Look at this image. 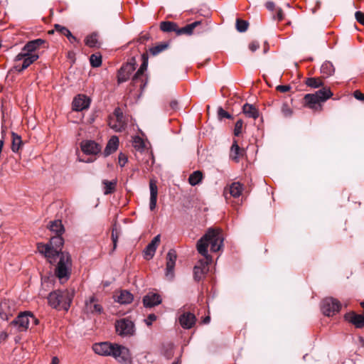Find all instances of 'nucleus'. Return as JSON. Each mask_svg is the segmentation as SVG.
Wrapping results in <instances>:
<instances>
[{"instance_id": "nucleus-33", "label": "nucleus", "mask_w": 364, "mask_h": 364, "mask_svg": "<svg viewBox=\"0 0 364 364\" xmlns=\"http://www.w3.org/2000/svg\"><path fill=\"white\" fill-rule=\"evenodd\" d=\"M23 145V141L21 139V137L15 134L14 132H12V144H11V149L14 152H18L21 147Z\"/></svg>"}, {"instance_id": "nucleus-44", "label": "nucleus", "mask_w": 364, "mask_h": 364, "mask_svg": "<svg viewBox=\"0 0 364 364\" xmlns=\"http://www.w3.org/2000/svg\"><path fill=\"white\" fill-rule=\"evenodd\" d=\"M282 112L286 117H291L293 112L287 104H283L282 106Z\"/></svg>"}, {"instance_id": "nucleus-61", "label": "nucleus", "mask_w": 364, "mask_h": 364, "mask_svg": "<svg viewBox=\"0 0 364 364\" xmlns=\"http://www.w3.org/2000/svg\"><path fill=\"white\" fill-rule=\"evenodd\" d=\"M82 161H85L86 163H91V162H92V160H90V159H87V160H82Z\"/></svg>"}, {"instance_id": "nucleus-31", "label": "nucleus", "mask_w": 364, "mask_h": 364, "mask_svg": "<svg viewBox=\"0 0 364 364\" xmlns=\"http://www.w3.org/2000/svg\"><path fill=\"white\" fill-rule=\"evenodd\" d=\"M12 316V311L6 302L0 304V317L1 319L8 321Z\"/></svg>"}, {"instance_id": "nucleus-6", "label": "nucleus", "mask_w": 364, "mask_h": 364, "mask_svg": "<svg viewBox=\"0 0 364 364\" xmlns=\"http://www.w3.org/2000/svg\"><path fill=\"white\" fill-rule=\"evenodd\" d=\"M143 63L140 68L134 74L132 77V84L134 86L139 87L140 90L143 91L147 84V77L144 74V72L147 69L148 66V57L146 54L142 55Z\"/></svg>"}, {"instance_id": "nucleus-60", "label": "nucleus", "mask_w": 364, "mask_h": 364, "mask_svg": "<svg viewBox=\"0 0 364 364\" xmlns=\"http://www.w3.org/2000/svg\"><path fill=\"white\" fill-rule=\"evenodd\" d=\"M210 318L209 316H206L204 319H203V323H208L210 322Z\"/></svg>"}, {"instance_id": "nucleus-37", "label": "nucleus", "mask_w": 364, "mask_h": 364, "mask_svg": "<svg viewBox=\"0 0 364 364\" xmlns=\"http://www.w3.org/2000/svg\"><path fill=\"white\" fill-rule=\"evenodd\" d=\"M102 183L104 185V193L105 195H108L114 191L117 185V181L113 180L112 181H109L107 180H104Z\"/></svg>"}, {"instance_id": "nucleus-51", "label": "nucleus", "mask_w": 364, "mask_h": 364, "mask_svg": "<svg viewBox=\"0 0 364 364\" xmlns=\"http://www.w3.org/2000/svg\"><path fill=\"white\" fill-rule=\"evenodd\" d=\"M259 43L257 42V41H252L251 42L250 44H249V49L252 51V52H255L256 51L258 48H259Z\"/></svg>"}, {"instance_id": "nucleus-8", "label": "nucleus", "mask_w": 364, "mask_h": 364, "mask_svg": "<svg viewBox=\"0 0 364 364\" xmlns=\"http://www.w3.org/2000/svg\"><path fill=\"white\" fill-rule=\"evenodd\" d=\"M341 306V303L337 299L328 297L322 301L321 309L325 316H333L339 312Z\"/></svg>"}, {"instance_id": "nucleus-39", "label": "nucleus", "mask_w": 364, "mask_h": 364, "mask_svg": "<svg viewBox=\"0 0 364 364\" xmlns=\"http://www.w3.org/2000/svg\"><path fill=\"white\" fill-rule=\"evenodd\" d=\"M90 65L93 68L100 67L102 64V56L100 54H92L90 58Z\"/></svg>"}, {"instance_id": "nucleus-2", "label": "nucleus", "mask_w": 364, "mask_h": 364, "mask_svg": "<svg viewBox=\"0 0 364 364\" xmlns=\"http://www.w3.org/2000/svg\"><path fill=\"white\" fill-rule=\"evenodd\" d=\"M223 237L218 229L209 228L206 233L197 242L198 252L204 257L200 259L193 268L194 279L200 281L209 271L208 265L212 262V257L208 255V247L210 245L212 252H218L223 246Z\"/></svg>"}, {"instance_id": "nucleus-50", "label": "nucleus", "mask_w": 364, "mask_h": 364, "mask_svg": "<svg viewBox=\"0 0 364 364\" xmlns=\"http://www.w3.org/2000/svg\"><path fill=\"white\" fill-rule=\"evenodd\" d=\"M156 319V316L155 314H149L148 316V317L144 321L147 326H151L152 324L153 321H154Z\"/></svg>"}, {"instance_id": "nucleus-62", "label": "nucleus", "mask_w": 364, "mask_h": 364, "mask_svg": "<svg viewBox=\"0 0 364 364\" xmlns=\"http://www.w3.org/2000/svg\"><path fill=\"white\" fill-rule=\"evenodd\" d=\"M173 364H177V363H173Z\"/></svg>"}, {"instance_id": "nucleus-57", "label": "nucleus", "mask_w": 364, "mask_h": 364, "mask_svg": "<svg viewBox=\"0 0 364 364\" xmlns=\"http://www.w3.org/2000/svg\"><path fill=\"white\" fill-rule=\"evenodd\" d=\"M274 6H275L274 4L272 1H269V2H267V4H266V8L269 11L274 10Z\"/></svg>"}, {"instance_id": "nucleus-7", "label": "nucleus", "mask_w": 364, "mask_h": 364, "mask_svg": "<svg viewBox=\"0 0 364 364\" xmlns=\"http://www.w3.org/2000/svg\"><path fill=\"white\" fill-rule=\"evenodd\" d=\"M115 328L118 335L122 337L132 336L135 332L134 323L127 318L117 321Z\"/></svg>"}, {"instance_id": "nucleus-15", "label": "nucleus", "mask_w": 364, "mask_h": 364, "mask_svg": "<svg viewBox=\"0 0 364 364\" xmlns=\"http://www.w3.org/2000/svg\"><path fill=\"white\" fill-rule=\"evenodd\" d=\"M177 255L176 252L173 250H170L166 256V277L168 279H172L174 277V267L176 264Z\"/></svg>"}, {"instance_id": "nucleus-41", "label": "nucleus", "mask_w": 364, "mask_h": 364, "mask_svg": "<svg viewBox=\"0 0 364 364\" xmlns=\"http://www.w3.org/2000/svg\"><path fill=\"white\" fill-rule=\"evenodd\" d=\"M248 22L241 19H237L236 21V28L239 32H245L247 30Z\"/></svg>"}, {"instance_id": "nucleus-25", "label": "nucleus", "mask_w": 364, "mask_h": 364, "mask_svg": "<svg viewBox=\"0 0 364 364\" xmlns=\"http://www.w3.org/2000/svg\"><path fill=\"white\" fill-rule=\"evenodd\" d=\"M115 301L121 304H130L134 299L133 295L127 290H121L115 295Z\"/></svg>"}, {"instance_id": "nucleus-24", "label": "nucleus", "mask_w": 364, "mask_h": 364, "mask_svg": "<svg viewBox=\"0 0 364 364\" xmlns=\"http://www.w3.org/2000/svg\"><path fill=\"white\" fill-rule=\"evenodd\" d=\"M161 302L159 294L155 293H149L143 299V303L146 307H152L159 305Z\"/></svg>"}, {"instance_id": "nucleus-16", "label": "nucleus", "mask_w": 364, "mask_h": 364, "mask_svg": "<svg viewBox=\"0 0 364 364\" xmlns=\"http://www.w3.org/2000/svg\"><path fill=\"white\" fill-rule=\"evenodd\" d=\"M82 151L89 155H96L101 151V146L92 140L83 141L80 144Z\"/></svg>"}, {"instance_id": "nucleus-26", "label": "nucleus", "mask_w": 364, "mask_h": 364, "mask_svg": "<svg viewBox=\"0 0 364 364\" xmlns=\"http://www.w3.org/2000/svg\"><path fill=\"white\" fill-rule=\"evenodd\" d=\"M228 191L231 196L238 198L243 191V185L239 182H234L229 186L228 189L225 190V195Z\"/></svg>"}, {"instance_id": "nucleus-18", "label": "nucleus", "mask_w": 364, "mask_h": 364, "mask_svg": "<svg viewBox=\"0 0 364 364\" xmlns=\"http://www.w3.org/2000/svg\"><path fill=\"white\" fill-rule=\"evenodd\" d=\"M90 99L82 95L75 97L73 101V109L75 111H82L87 109L90 106Z\"/></svg>"}, {"instance_id": "nucleus-11", "label": "nucleus", "mask_w": 364, "mask_h": 364, "mask_svg": "<svg viewBox=\"0 0 364 364\" xmlns=\"http://www.w3.org/2000/svg\"><path fill=\"white\" fill-rule=\"evenodd\" d=\"M109 125L110 128L116 132H122L126 127V122L122 112L119 108L115 109L114 117L109 119Z\"/></svg>"}, {"instance_id": "nucleus-54", "label": "nucleus", "mask_w": 364, "mask_h": 364, "mask_svg": "<svg viewBox=\"0 0 364 364\" xmlns=\"http://www.w3.org/2000/svg\"><path fill=\"white\" fill-rule=\"evenodd\" d=\"M275 17L277 18V20L279 21H281L283 19V17H284V14H283V11L281 9H277V11H276V16Z\"/></svg>"}, {"instance_id": "nucleus-21", "label": "nucleus", "mask_w": 364, "mask_h": 364, "mask_svg": "<svg viewBox=\"0 0 364 364\" xmlns=\"http://www.w3.org/2000/svg\"><path fill=\"white\" fill-rule=\"evenodd\" d=\"M345 318L349 323L353 324L356 328L364 327V316L357 314L355 312H349L345 315Z\"/></svg>"}, {"instance_id": "nucleus-28", "label": "nucleus", "mask_w": 364, "mask_h": 364, "mask_svg": "<svg viewBox=\"0 0 364 364\" xmlns=\"http://www.w3.org/2000/svg\"><path fill=\"white\" fill-rule=\"evenodd\" d=\"M243 113L248 117L257 119L259 117L258 109L253 105L246 103L242 107Z\"/></svg>"}, {"instance_id": "nucleus-20", "label": "nucleus", "mask_w": 364, "mask_h": 364, "mask_svg": "<svg viewBox=\"0 0 364 364\" xmlns=\"http://www.w3.org/2000/svg\"><path fill=\"white\" fill-rule=\"evenodd\" d=\"M159 242L160 235H158L153 238L151 242L146 246V247L144 250V258L146 259H151L154 257Z\"/></svg>"}, {"instance_id": "nucleus-53", "label": "nucleus", "mask_w": 364, "mask_h": 364, "mask_svg": "<svg viewBox=\"0 0 364 364\" xmlns=\"http://www.w3.org/2000/svg\"><path fill=\"white\" fill-rule=\"evenodd\" d=\"M353 96L355 99L364 102V94L361 93L359 90H355L353 92Z\"/></svg>"}, {"instance_id": "nucleus-30", "label": "nucleus", "mask_w": 364, "mask_h": 364, "mask_svg": "<svg viewBox=\"0 0 364 364\" xmlns=\"http://www.w3.org/2000/svg\"><path fill=\"white\" fill-rule=\"evenodd\" d=\"M160 28L164 32H171L174 31L178 35V31L179 30V28L178 27L177 24L171 21H163L160 24Z\"/></svg>"}, {"instance_id": "nucleus-49", "label": "nucleus", "mask_w": 364, "mask_h": 364, "mask_svg": "<svg viewBox=\"0 0 364 364\" xmlns=\"http://www.w3.org/2000/svg\"><path fill=\"white\" fill-rule=\"evenodd\" d=\"M127 162V157L125 154L120 153L119 154V164L120 166H124Z\"/></svg>"}, {"instance_id": "nucleus-9", "label": "nucleus", "mask_w": 364, "mask_h": 364, "mask_svg": "<svg viewBox=\"0 0 364 364\" xmlns=\"http://www.w3.org/2000/svg\"><path fill=\"white\" fill-rule=\"evenodd\" d=\"M30 319L33 321L34 324L38 323V320L31 313L23 312L11 321V325L16 326L18 331H24L28 328Z\"/></svg>"}, {"instance_id": "nucleus-32", "label": "nucleus", "mask_w": 364, "mask_h": 364, "mask_svg": "<svg viewBox=\"0 0 364 364\" xmlns=\"http://www.w3.org/2000/svg\"><path fill=\"white\" fill-rule=\"evenodd\" d=\"M49 229L50 231L55 232L56 235H62L64 232L63 225L60 220H55L50 222Z\"/></svg>"}, {"instance_id": "nucleus-17", "label": "nucleus", "mask_w": 364, "mask_h": 364, "mask_svg": "<svg viewBox=\"0 0 364 364\" xmlns=\"http://www.w3.org/2000/svg\"><path fill=\"white\" fill-rule=\"evenodd\" d=\"M195 315L190 312H184L178 317V322L182 328L185 329L191 328L196 323Z\"/></svg>"}, {"instance_id": "nucleus-23", "label": "nucleus", "mask_w": 364, "mask_h": 364, "mask_svg": "<svg viewBox=\"0 0 364 364\" xmlns=\"http://www.w3.org/2000/svg\"><path fill=\"white\" fill-rule=\"evenodd\" d=\"M39 58L38 55H28L26 56H23V58H21L20 61H23L22 65H20L17 64L15 65V68L18 71L21 72L23 70L26 69L30 65H31L33 63H34L36 60H37Z\"/></svg>"}, {"instance_id": "nucleus-46", "label": "nucleus", "mask_w": 364, "mask_h": 364, "mask_svg": "<svg viewBox=\"0 0 364 364\" xmlns=\"http://www.w3.org/2000/svg\"><path fill=\"white\" fill-rule=\"evenodd\" d=\"M218 118L220 119H222L223 118H227V119L232 118V116L228 112H226L225 109H223L222 107L218 108Z\"/></svg>"}, {"instance_id": "nucleus-59", "label": "nucleus", "mask_w": 364, "mask_h": 364, "mask_svg": "<svg viewBox=\"0 0 364 364\" xmlns=\"http://www.w3.org/2000/svg\"><path fill=\"white\" fill-rule=\"evenodd\" d=\"M59 363V360L57 357H53L52 358V364H58Z\"/></svg>"}, {"instance_id": "nucleus-43", "label": "nucleus", "mask_w": 364, "mask_h": 364, "mask_svg": "<svg viewBox=\"0 0 364 364\" xmlns=\"http://www.w3.org/2000/svg\"><path fill=\"white\" fill-rule=\"evenodd\" d=\"M55 29L56 31L59 32L60 34L68 37L70 35L71 32L65 26H60L59 24L55 25Z\"/></svg>"}, {"instance_id": "nucleus-4", "label": "nucleus", "mask_w": 364, "mask_h": 364, "mask_svg": "<svg viewBox=\"0 0 364 364\" xmlns=\"http://www.w3.org/2000/svg\"><path fill=\"white\" fill-rule=\"evenodd\" d=\"M73 296V292L70 293L68 290L55 291L49 294L48 300L49 304L53 308H58L63 302L68 304L69 306Z\"/></svg>"}, {"instance_id": "nucleus-58", "label": "nucleus", "mask_w": 364, "mask_h": 364, "mask_svg": "<svg viewBox=\"0 0 364 364\" xmlns=\"http://www.w3.org/2000/svg\"><path fill=\"white\" fill-rule=\"evenodd\" d=\"M178 102L176 100L171 101L170 103V106L172 109H176L177 107Z\"/></svg>"}, {"instance_id": "nucleus-22", "label": "nucleus", "mask_w": 364, "mask_h": 364, "mask_svg": "<svg viewBox=\"0 0 364 364\" xmlns=\"http://www.w3.org/2000/svg\"><path fill=\"white\" fill-rule=\"evenodd\" d=\"M149 189H150V202L149 208L151 210L155 209L156 206L157 196H158V188L156 183L154 180H150L149 181Z\"/></svg>"}, {"instance_id": "nucleus-10", "label": "nucleus", "mask_w": 364, "mask_h": 364, "mask_svg": "<svg viewBox=\"0 0 364 364\" xmlns=\"http://www.w3.org/2000/svg\"><path fill=\"white\" fill-rule=\"evenodd\" d=\"M44 43L45 41L41 38H38L28 42L23 48L21 52L19 53L15 57V61L20 62L21 58H23V56H26L28 55H38L35 53V51L38 48H40Z\"/></svg>"}, {"instance_id": "nucleus-47", "label": "nucleus", "mask_w": 364, "mask_h": 364, "mask_svg": "<svg viewBox=\"0 0 364 364\" xmlns=\"http://www.w3.org/2000/svg\"><path fill=\"white\" fill-rule=\"evenodd\" d=\"M118 237L119 236H118V233L117 232V229L115 228H112V242H113L114 250L117 247Z\"/></svg>"}, {"instance_id": "nucleus-40", "label": "nucleus", "mask_w": 364, "mask_h": 364, "mask_svg": "<svg viewBox=\"0 0 364 364\" xmlns=\"http://www.w3.org/2000/svg\"><path fill=\"white\" fill-rule=\"evenodd\" d=\"M321 73L326 75H331L334 73V68L330 63H325L321 66Z\"/></svg>"}, {"instance_id": "nucleus-38", "label": "nucleus", "mask_w": 364, "mask_h": 364, "mask_svg": "<svg viewBox=\"0 0 364 364\" xmlns=\"http://www.w3.org/2000/svg\"><path fill=\"white\" fill-rule=\"evenodd\" d=\"M306 85L313 88H318L323 85V81L319 77H309L306 80Z\"/></svg>"}, {"instance_id": "nucleus-35", "label": "nucleus", "mask_w": 364, "mask_h": 364, "mask_svg": "<svg viewBox=\"0 0 364 364\" xmlns=\"http://www.w3.org/2000/svg\"><path fill=\"white\" fill-rule=\"evenodd\" d=\"M168 47V43L166 42L160 43L149 49L150 53L155 56L162 51L165 50Z\"/></svg>"}, {"instance_id": "nucleus-34", "label": "nucleus", "mask_w": 364, "mask_h": 364, "mask_svg": "<svg viewBox=\"0 0 364 364\" xmlns=\"http://www.w3.org/2000/svg\"><path fill=\"white\" fill-rule=\"evenodd\" d=\"M200 23V21H195L192 23L188 24L186 26L179 28L178 31V35L182 34H191L193 33V29Z\"/></svg>"}, {"instance_id": "nucleus-13", "label": "nucleus", "mask_w": 364, "mask_h": 364, "mask_svg": "<svg viewBox=\"0 0 364 364\" xmlns=\"http://www.w3.org/2000/svg\"><path fill=\"white\" fill-rule=\"evenodd\" d=\"M84 311L87 314H100L103 311V308L96 297L92 296L85 300Z\"/></svg>"}, {"instance_id": "nucleus-48", "label": "nucleus", "mask_w": 364, "mask_h": 364, "mask_svg": "<svg viewBox=\"0 0 364 364\" xmlns=\"http://www.w3.org/2000/svg\"><path fill=\"white\" fill-rule=\"evenodd\" d=\"M355 18L358 23L364 26V13L361 11H356L355 14Z\"/></svg>"}, {"instance_id": "nucleus-42", "label": "nucleus", "mask_w": 364, "mask_h": 364, "mask_svg": "<svg viewBox=\"0 0 364 364\" xmlns=\"http://www.w3.org/2000/svg\"><path fill=\"white\" fill-rule=\"evenodd\" d=\"M85 44L89 47H96L97 45V37L95 34L88 36L85 39Z\"/></svg>"}, {"instance_id": "nucleus-12", "label": "nucleus", "mask_w": 364, "mask_h": 364, "mask_svg": "<svg viewBox=\"0 0 364 364\" xmlns=\"http://www.w3.org/2000/svg\"><path fill=\"white\" fill-rule=\"evenodd\" d=\"M110 356L114 358L119 363H127L129 360L130 355L129 349L124 346L113 343Z\"/></svg>"}, {"instance_id": "nucleus-36", "label": "nucleus", "mask_w": 364, "mask_h": 364, "mask_svg": "<svg viewBox=\"0 0 364 364\" xmlns=\"http://www.w3.org/2000/svg\"><path fill=\"white\" fill-rule=\"evenodd\" d=\"M202 178V172L200 171H196L190 175L188 182L191 186H196L201 182Z\"/></svg>"}, {"instance_id": "nucleus-29", "label": "nucleus", "mask_w": 364, "mask_h": 364, "mask_svg": "<svg viewBox=\"0 0 364 364\" xmlns=\"http://www.w3.org/2000/svg\"><path fill=\"white\" fill-rule=\"evenodd\" d=\"M244 154V150L241 149L237 145V142L235 141L230 149V158L236 162H238L239 159Z\"/></svg>"}, {"instance_id": "nucleus-55", "label": "nucleus", "mask_w": 364, "mask_h": 364, "mask_svg": "<svg viewBox=\"0 0 364 364\" xmlns=\"http://www.w3.org/2000/svg\"><path fill=\"white\" fill-rule=\"evenodd\" d=\"M68 39L71 43H79V40L72 33H70V35L68 36Z\"/></svg>"}, {"instance_id": "nucleus-3", "label": "nucleus", "mask_w": 364, "mask_h": 364, "mask_svg": "<svg viewBox=\"0 0 364 364\" xmlns=\"http://www.w3.org/2000/svg\"><path fill=\"white\" fill-rule=\"evenodd\" d=\"M333 96V93L329 88L323 87L315 93L306 94L304 97V106L314 110L322 109V106L320 104L326 101L328 99Z\"/></svg>"}, {"instance_id": "nucleus-45", "label": "nucleus", "mask_w": 364, "mask_h": 364, "mask_svg": "<svg viewBox=\"0 0 364 364\" xmlns=\"http://www.w3.org/2000/svg\"><path fill=\"white\" fill-rule=\"evenodd\" d=\"M243 122L242 119H239L236 122L234 129V134L235 136H239L242 132Z\"/></svg>"}, {"instance_id": "nucleus-5", "label": "nucleus", "mask_w": 364, "mask_h": 364, "mask_svg": "<svg viewBox=\"0 0 364 364\" xmlns=\"http://www.w3.org/2000/svg\"><path fill=\"white\" fill-rule=\"evenodd\" d=\"M143 63L140 68L134 74L132 77V84L134 86L139 87L140 90L143 91L147 84V77L144 74V72L147 69L148 66V57L146 54L142 55Z\"/></svg>"}, {"instance_id": "nucleus-56", "label": "nucleus", "mask_w": 364, "mask_h": 364, "mask_svg": "<svg viewBox=\"0 0 364 364\" xmlns=\"http://www.w3.org/2000/svg\"><path fill=\"white\" fill-rule=\"evenodd\" d=\"M149 39V36L147 35V34H145V35H143L141 36L139 38V42L140 43H144L145 41H148Z\"/></svg>"}, {"instance_id": "nucleus-52", "label": "nucleus", "mask_w": 364, "mask_h": 364, "mask_svg": "<svg viewBox=\"0 0 364 364\" xmlns=\"http://www.w3.org/2000/svg\"><path fill=\"white\" fill-rule=\"evenodd\" d=\"M291 89L290 85H278L277 87V90L281 92H287L289 91Z\"/></svg>"}, {"instance_id": "nucleus-19", "label": "nucleus", "mask_w": 364, "mask_h": 364, "mask_svg": "<svg viewBox=\"0 0 364 364\" xmlns=\"http://www.w3.org/2000/svg\"><path fill=\"white\" fill-rule=\"evenodd\" d=\"M112 348H113V343L107 342L95 343L92 346L95 353L103 356H110Z\"/></svg>"}, {"instance_id": "nucleus-1", "label": "nucleus", "mask_w": 364, "mask_h": 364, "mask_svg": "<svg viewBox=\"0 0 364 364\" xmlns=\"http://www.w3.org/2000/svg\"><path fill=\"white\" fill-rule=\"evenodd\" d=\"M60 235H56L52 237L48 244H38L37 249L50 264H53L57 258H59L55 268V274L62 281L68 279L72 262L70 255L68 252H61L64 240Z\"/></svg>"}, {"instance_id": "nucleus-27", "label": "nucleus", "mask_w": 364, "mask_h": 364, "mask_svg": "<svg viewBox=\"0 0 364 364\" xmlns=\"http://www.w3.org/2000/svg\"><path fill=\"white\" fill-rule=\"evenodd\" d=\"M119 146V139L116 136H113L111 137V139L107 142V144L105 149V155L109 156L112 153L114 152Z\"/></svg>"}, {"instance_id": "nucleus-14", "label": "nucleus", "mask_w": 364, "mask_h": 364, "mask_svg": "<svg viewBox=\"0 0 364 364\" xmlns=\"http://www.w3.org/2000/svg\"><path fill=\"white\" fill-rule=\"evenodd\" d=\"M135 63L129 62L124 65L118 72L117 80L119 83L126 82L135 70Z\"/></svg>"}]
</instances>
